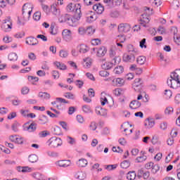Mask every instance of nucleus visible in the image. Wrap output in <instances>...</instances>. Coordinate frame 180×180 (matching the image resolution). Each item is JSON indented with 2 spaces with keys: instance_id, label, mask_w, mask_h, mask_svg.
<instances>
[{
  "instance_id": "nucleus-1",
  "label": "nucleus",
  "mask_w": 180,
  "mask_h": 180,
  "mask_svg": "<svg viewBox=\"0 0 180 180\" xmlns=\"http://www.w3.org/2000/svg\"><path fill=\"white\" fill-rule=\"evenodd\" d=\"M167 84L170 88L176 89L180 86V69L176 70L170 75V77L167 79Z\"/></svg>"
},
{
  "instance_id": "nucleus-2",
  "label": "nucleus",
  "mask_w": 180,
  "mask_h": 180,
  "mask_svg": "<svg viewBox=\"0 0 180 180\" xmlns=\"http://www.w3.org/2000/svg\"><path fill=\"white\" fill-rule=\"evenodd\" d=\"M146 13L142 14L139 21V25L143 27H148V23H150V15H153V8L148 7L145 8Z\"/></svg>"
},
{
  "instance_id": "nucleus-3",
  "label": "nucleus",
  "mask_w": 180,
  "mask_h": 180,
  "mask_svg": "<svg viewBox=\"0 0 180 180\" xmlns=\"http://www.w3.org/2000/svg\"><path fill=\"white\" fill-rule=\"evenodd\" d=\"M33 11V4L30 3L25 4L22 6V18L24 20L27 21L30 19V15Z\"/></svg>"
},
{
  "instance_id": "nucleus-4",
  "label": "nucleus",
  "mask_w": 180,
  "mask_h": 180,
  "mask_svg": "<svg viewBox=\"0 0 180 180\" xmlns=\"http://www.w3.org/2000/svg\"><path fill=\"white\" fill-rule=\"evenodd\" d=\"M122 61V58L120 56H115L112 58V62H105L102 65V68L103 70H110V68H113L114 65L119 64Z\"/></svg>"
},
{
  "instance_id": "nucleus-5",
  "label": "nucleus",
  "mask_w": 180,
  "mask_h": 180,
  "mask_svg": "<svg viewBox=\"0 0 180 180\" xmlns=\"http://www.w3.org/2000/svg\"><path fill=\"white\" fill-rule=\"evenodd\" d=\"M47 144L51 148H57L63 146V141L60 138L52 137L47 141Z\"/></svg>"
},
{
  "instance_id": "nucleus-6",
  "label": "nucleus",
  "mask_w": 180,
  "mask_h": 180,
  "mask_svg": "<svg viewBox=\"0 0 180 180\" xmlns=\"http://www.w3.org/2000/svg\"><path fill=\"white\" fill-rule=\"evenodd\" d=\"M68 12H74L75 15H79L81 13V6L79 4L70 3L66 8Z\"/></svg>"
},
{
  "instance_id": "nucleus-7",
  "label": "nucleus",
  "mask_w": 180,
  "mask_h": 180,
  "mask_svg": "<svg viewBox=\"0 0 180 180\" xmlns=\"http://www.w3.org/2000/svg\"><path fill=\"white\" fill-rule=\"evenodd\" d=\"M1 28L6 32H11V30H12V21H11V18H8L3 20Z\"/></svg>"
},
{
  "instance_id": "nucleus-8",
  "label": "nucleus",
  "mask_w": 180,
  "mask_h": 180,
  "mask_svg": "<svg viewBox=\"0 0 180 180\" xmlns=\"http://www.w3.org/2000/svg\"><path fill=\"white\" fill-rule=\"evenodd\" d=\"M92 51L94 53H96L97 57H104V56L108 52V49H106V47L105 46H101L99 48H93Z\"/></svg>"
},
{
  "instance_id": "nucleus-9",
  "label": "nucleus",
  "mask_w": 180,
  "mask_h": 180,
  "mask_svg": "<svg viewBox=\"0 0 180 180\" xmlns=\"http://www.w3.org/2000/svg\"><path fill=\"white\" fill-rule=\"evenodd\" d=\"M37 129V124L36 122H32L29 126L24 125V131H28V133H34Z\"/></svg>"
},
{
  "instance_id": "nucleus-10",
  "label": "nucleus",
  "mask_w": 180,
  "mask_h": 180,
  "mask_svg": "<svg viewBox=\"0 0 180 180\" xmlns=\"http://www.w3.org/2000/svg\"><path fill=\"white\" fill-rule=\"evenodd\" d=\"M130 29H131V27L127 23H122L118 25V32L120 33H127L130 32Z\"/></svg>"
},
{
  "instance_id": "nucleus-11",
  "label": "nucleus",
  "mask_w": 180,
  "mask_h": 180,
  "mask_svg": "<svg viewBox=\"0 0 180 180\" xmlns=\"http://www.w3.org/2000/svg\"><path fill=\"white\" fill-rule=\"evenodd\" d=\"M136 54L134 53H125L123 56V61H124L125 63H134V61L136 60Z\"/></svg>"
},
{
  "instance_id": "nucleus-12",
  "label": "nucleus",
  "mask_w": 180,
  "mask_h": 180,
  "mask_svg": "<svg viewBox=\"0 0 180 180\" xmlns=\"http://www.w3.org/2000/svg\"><path fill=\"white\" fill-rule=\"evenodd\" d=\"M62 36L65 41L70 42L72 40V33H71V30H64L62 32Z\"/></svg>"
},
{
  "instance_id": "nucleus-13",
  "label": "nucleus",
  "mask_w": 180,
  "mask_h": 180,
  "mask_svg": "<svg viewBox=\"0 0 180 180\" xmlns=\"http://www.w3.org/2000/svg\"><path fill=\"white\" fill-rule=\"evenodd\" d=\"M144 126L146 129H153L155 126V120L153 117H148L145 120Z\"/></svg>"
},
{
  "instance_id": "nucleus-14",
  "label": "nucleus",
  "mask_w": 180,
  "mask_h": 180,
  "mask_svg": "<svg viewBox=\"0 0 180 180\" xmlns=\"http://www.w3.org/2000/svg\"><path fill=\"white\" fill-rule=\"evenodd\" d=\"M143 84V80L140 78H136L134 80V82L132 85V88L136 91V92H139L140 91V89L141 88V85Z\"/></svg>"
},
{
  "instance_id": "nucleus-15",
  "label": "nucleus",
  "mask_w": 180,
  "mask_h": 180,
  "mask_svg": "<svg viewBox=\"0 0 180 180\" xmlns=\"http://www.w3.org/2000/svg\"><path fill=\"white\" fill-rule=\"evenodd\" d=\"M56 165L62 168H68V167H71V160H62L56 162Z\"/></svg>"
},
{
  "instance_id": "nucleus-16",
  "label": "nucleus",
  "mask_w": 180,
  "mask_h": 180,
  "mask_svg": "<svg viewBox=\"0 0 180 180\" xmlns=\"http://www.w3.org/2000/svg\"><path fill=\"white\" fill-rule=\"evenodd\" d=\"M93 9L98 15H102L103 11H105V6H102L101 4H98L93 6Z\"/></svg>"
},
{
  "instance_id": "nucleus-17",
  "label": "nucleus",
  "mask_w": 180,
  "mask_h": 180,
  "mask_svg": "<svg viewBox=\"0 0 180 180\" xmlns=\"http://www.w3.org/2000/svg\"><path fill=\"white\" fill-rule=\"evenodd\" d=\"M25 43L29 46H37V44H39V41L33 37H29L26 39Z\"/></svg>"
},
{
  "instance_id": "nucleus-18",
  "label": "nucleus",
  "mask_w": 180,
  "mask_h": 180,
  "mask_svg": "<svg viewBox=\"0 0 180 180\" xmlns=\"http://www.w3.org/2000/svg\"><path fill=\"white\" fill-rule=\"evenodd\" d=\"M113 86H123L124 85V79L122 78H115L112 79Z\"/></svg>"
},
{
  "instance_id": "nucleus-19",
  "label": "nucleus",
  "mask_w": 180,
  "mask_h": 180,
  "mask_svg": "<svg viewBox=\"0 0 180 180\" xmlns=\"http://www.w3.org/2000/svg\"><path fill=\"white\" fill-rule=\"evenodd\" d=\"M51 11L52 12L53 15L56 16H58L60 15V8L57 5V3L53 4L51 6Z\"/></svg>"
},
{
  "instance_id": "nucleus-20",
  "label": "nucleus",
  "mask_w": 180,
  "mask_h": 180,
  "mask_svg": "<svg viewBox=\"0 0 180 180\" xmlns=\"http://www.w3.org/2000/svg\"><path fill=\"white\" fill-rule=\"evenodd\" d=\"M141 106V103L137 100L132 101L129 104L131 109H139Z\"/></svg>"
},
{
  "instance_id": "nucleus-21",
  "label": "nucleus",
  "mask_w": 180,
  "mask_h": 180,
  "mask_svg": "<svg viewBox=\"0 0 180 180\" xmlns=\"http://www.w3.org/2000/svg\"><path fill=\"white\" fill-rule=\"evenodd\" d=\"M172 32L174 35V40L175 43H176V44H178V46H180V37H175L176 33H178V29H176V27H173L172 28Z\"/></svg>"
},
{
  "instance_id": "nucleus-22",
  "label": "nucleus",
  "mask_w": 180,
  "mask_h": 180,
  "mask_svg": "<svg viewBox=\"0 0 180 180\" xmlns=\"http://www.w3.org/2000/svg\"><path fill=\"white\" fill-rule=\"evenodd\" d=\"M77 167H79L80 168H84L88 165V160H86L84 158L79 159L76 162Z\"/></svg>"
},
{
  "instance_id": "nucleus-23",
  "label": "nucleus",
  "mask_w": 180,
  "mask_h": 180,
  "mask_svg": "<svg viewBox=\"0 0 180 180\" xmlns=\"http://www.w3.org/2000/svg\"><path fill=\"white\" fill-rule=\"evenodd\" d=\"M18 172H22V173H26V172H32V168L29 167H21L18 166L16 168Z\"/></svg>"
},
{
  "instance_id": "nucleus-24",
  "label": "nucleus",
  "mask_w": 180,
  "mask_h": 180,
  "mask_svg": "<svg viewBox=\"0 0 180 180\" xmlns=\"http://www.w3.org/2000/svg\"><path fill=\"white\" fill-rule=\"evenodd\" d=\"M76 179L84 180L86 178V174L84 172H77L75 174Z\"/></svg>"
},
{
  "instance_id": "nucleus-25",
  "label": "nucleus",
  "mask_w": 180,
  "mask_h": 180,
  "mask_svg": "<svg viewBox=\"0 0 180 180\" xmlns=\"http://www.w3.org/2000/svg\"><path fill=\"white\" fill-rule=\"evenodd\" d=\"M103 4L105 8L107 9H112V8H115V4H113V1L112 0H103Z\"/></svg>"
},
{
  "instance_id": "nucleus-26",
  "label": "nucleus",
  "mask_w": 180,
  "mask_h": 180,
  "mask_svg": "<svg viewBox=\"0 0 180 180\" xmlns=\"http://www.w3.org/2000/svg\"><path fill=\"white\" fill-rule=\"evenodd\" d=\"M89 51V48L85 44H81L79 46V52L82 54H85V53H88Z\"/></svg>"
},
{
  "instance_id": "nucleus-27",
  "label": "nucleus",
  "mask_w": 180,
  "mask_h": 180,
  "mask_svg": "<svg viewBox=\"0 0 180 180\" xmlns=\"http://www.w3.org/2000/svg\"><path fill=\"white\" fill-rule=\"evenodd\" d=\"M128 53L139 56V50L135 49L134 46H133L131 44L128 46Z\"/></svg>"
},
{
  "instance_id": "nucleus-28",
  "label": "nucleus",
  "mask_w": 180,
  "mask_h": 180,
  "mask_svg": "<svg viewBox=\"0 0 180 180\" xmlns=\"http://www.w3.org/2000/svg\"><path fill=\"white\" fill-rule=\"evenodd\" d=\"M39 124H46L49 123V118L46 115H41L39 117Z\"/></svg>"
},
{
  "instance_id": "nucleus-29",
  "label": "nucleus",
  "mask_w": 180,
  "mask_h": 180,
  "mask_svg": "<svg viewBox=\"0 0 180 180\" xmlns=\"http://www.w3.org/2000/svg\"><path fill=\"white\" fill-rule=\"evenodd\" d=\"M84 63H83V65L85 68H89L91 65H92V60L91 58H86V59H84Z\"/></svg>"
},
{
  "instance_id": "nucleus-30",
  "label": "nucleus",
  "mask_w": 180,
  "mask_h": 180,
  "mask_svg": "<svg viewBox=\"0 0 180 180\" xmlns=\"http://www.w3.org/2000/svg\"><path fill=\"white\" fill-rule=\"evenodd\" d=\"M54 65H56V67H57V68H58V70H67V65H65V64L61 62H55Z\"/></svg>"
},
{
  "instance_id": "nucleus-31",
  "label": "nucleus",
  "mask_w": 180,
  "mask_h": 180,
  "mask_svg": "<svg viewBox=\"0 0 180 180\" xmlns=\"http://www.w3.org/2000/svg\"><path fill=\"white\" fill-rule=\"evenodd\" d=\"M146 60L147 58L146 56H139L136 59V63L140 65H143V64H146Z\"/></svg>"
},
{
  "instance_id": "nucleus-32",
  "label": "nucleus",
  "mask_w": 180,
  "mask_h": 180,
  "mask_svg": "<svg viewBox=\"0 0 180 180\" xmlns=\"http://www.w3.org/2000/svg\"><path fill=\"white\" fill-rule=\"evenodd\" d=\"M38 96L41 99H50V94L47 92H39Z\"/></svg>"
},
{
  "instance_id": "nucleus-33",
  "label": "nucleus",
  "mask_w": 180,
  "mask_h": 180,
  "mask_svg": "<svg viewBox=\"0 0 180 180\" xmlns=\"http://www.w3.org/2000/svg\"><path fill=\"white\" fill-rule=\"evenodd\" d=\"M105 95H106V94L101 93V103L102 106H105L106 103H108V98H106Z\"/></svg>"
},
{
  "instance_id": "nucleus-34",
  "label": "nucleus",
  "mask_w": 180,
  "mask_h": 180,
  "mask_svg": "<svg viewBox=\"0 0 180 180\" xmlns=\"http://www.w3.org/2000/svg\"><path fill=\"white\" fill-rule=\"evenodd\" d=\"M81 16H82V13H80L79 14H75V16L72 18V26H74V24L76 22H78L79 19H81Z\"/></svg>"
},
{
  "instance_id": "nucleus-35",
  "label": "nucleus",
  "mask_w": 180,
  "mask_h": 180,
  "mask_svg": "<svg viewBox=\"0 0 180 180\" xmlns=\"http://www.w3.org/2000/svg\"><path fill=\"white\" fill-rule=\"evenodd\" d=\"M28 160L32 163L37 162L39 161V157L37 155L32 154L29 156Z\"/></svg>"
},
{
  "instance_id": "nucleus-36",
  "label": "nucleus",
  "mask_w": 180,
  "mask_h": 180,
  "mask_svg": "<svg viewBox=\"0 0 180 180\" xmlns=\"http://www.w3.org/2000/svg\"><path fill=\"white\" fill-rule=\"evenodd\" d=\"M68 55H69L68 51L61 49L59 51V56L61 57V58H67L68 57Z\"/></svg>"
},
{
  "instance_id": "nucleus-37",
  "label": "nucleus",
  "mask_w": 180,
  "mask_h": 180,
  "mask_svg": "<svg viewBox=\"0 0 180 180\" xmlns=\"http://www.w3.org/2000/svg\"><path fill=\"white\" fill-rule=\"evenodd\" d=\"M20 126V124H19V122H14L11 126V129L13 131H14L15 133H17V131H19Z\"/></svg>"
},
{
  "instance_id": "nucleus-38",
  "label": "nucleus",
  "mask_w": 180,
  "mask_h": 180,
  "mask_svg": "<svg viewBox=\"0 0 180 180\" xmlns=\"http://www.w3.org/2000/svg\"><path fill=\"white\" fill-rule=\"evenodd\" d=\"M127 179L129 180H135L136 179V172H129L127 174Z\"/></svg>"
},
{
  "instance_id": "nucleus-39",
  "label": "nucleus",
  "mask_w": 180,
  "mask_h": 180,
  "mask_svg": "<svg viewBox=\"0 0 180 180\" xmlns=\"http://www.w3.org/2000/svg\"><path fill=\"white\" fill-rule=\"evenodd\" d=\"M32 176H33V178H34V179H37V180L44 179V176H42V174H40L39 172L33 173Z\"/></svg>"
},
{
  "instance_id": "nucleus-40",
  "label": "nucleus",
  "mask_w": 180,
  "mask_h": 180,
  "mask_svg": "<svg viewBox=\"0 0 180 180\" xmlns=\"http://www.w3.org/2000/svg\"><path fill=\"white\" fill-rule=\"evenodd\" d=\"M121 168H123L124 169H127V168H129L130 167V161L129 160H124L120 164Z\"/></svg>"
},
{
  "instance_id": "nucleus-41",
  "label": "nucleus",
  "mask_w": 180,
  "mask_h": 180,
  "mask_svg": "<svg viewBox=\"0 0 180 180\" xmlns=\"http://www.w3.org/2000/svg\"><path fill=\"white\" fill-rule=\"evenodd\" d=\"M8 60L10 61H16L18 60V54L16 53H11L8 55Z\"/></svg>"
},
{
  "instance_id": "nucleus-42",
  "label": "nucleus",
  "mask_w": 180,
  "mask_h": 180,
  "mask_svg": "<svg viewBox=\"0 0 180 180\" xmlns=\"http://www.w3.org/2000/svg\"><path fill=\"white\" fill-rule=\"evenodd\" d=\"M82 110L84 113H92V109L91 106L84 105L82 106Z\"/></svg>"
},
{
  "instance_id": "nucleus-43",
  "label": "nucleus",
  "mask_w": 180,
  "mask_h": 180,
  "mask_svg": "<svg viewBox=\"0 0 180 180\" xmlns=\"http://www.w3.org/2000/svg\"><path fill=\"white\" fill-rule=\"evenodd\" d=\"M69 16L70 15H68V14H65V15L60 16L59 18V22H60V23H64V22L67 23Z\"/></svg>"
},
{
  "instance_id": "nucleus-44",
  "label": "nucleus",
  "mask_w": 180,
  "mask_h": 180,
  "mask_svg": "<svg viewBox=\"0 0 180 180\" xmlns=\"http://www.w3.org/2000/svg\"><path fill=\"white\" fill-rule=\"evenodd\" d=\"M124 70V69L123 68V66L120 65V66L116 67L114 69V72H115V74H122V72H123Z\"/></svg>"
},
{
  "instance_id": "nucleus-45",
  "label": "nucleus",
  "mask_w": 180,
  "mask_h": 180,
  "mask_svg": "<svg viewBox=\"0 0 180 180\" xmlns=\"http://www.w3.org/2000/svg\"><path fill=\"white\" fill-rule=\"evenodd\" d=\"M96 20V15H90L86 17V22L87 23H92V22H95Z\"/></svg>"
},
{
  "instance_id": "nucleus-46",
  "label": "nucleus",
  "mask_w": 180,
  "mask_h": 180,
  "mask_svg": "<svg viewBox=\"0 0 180 180\" xmlns=\"http://www.w3.org/2000/svg\"><path fill=\"white\" fill-rule=\"evenodd\" d=\"M146 160H147V156L143 155L142 156L137 157L136 158V162H144Z\"/></svg>"
},
{
  "instance_id": "nucleus-47",
  "label": "nucleus",
  "mask_w": 180,
  "mask_h": 180,
  "mask_svg": "<svg viewBox=\"0 0 180 180\" xmlns=\"http://www.w3.org/2000/svg\"><path fill=\"white\" fill-rule=\"evenodd\" d=\"M95 33V29L92 28V27H89L86 30V34H89L91 36V34H94Z\"/></svg>"
},
{
  "instance_id": "nucleus-48",
  "label": "nucleus",
  "mask_w": 180,
  "mask_h": 180,
  "mask_svg": "<svg viewBox=\"0 0 180 180\" xmlns=\"http://www.w3.org/2000/svg\"><path fill=\"white\" fill-rule=\"evenodd\" d=\"M172 96V91H171V90L165 91V98L166 99H170Z\"/></svg>"
},
{
  "instance_id": "nucleus-49",
  "label": "nucleus",
  "mask_w": 180,
  "mask_h": 180,
  "mask_svg": "<svg viewBox=\"0 0 180 180\" xmlns=\"http://www.w3.org/2000/svg\"><path fill=\"white\" fill-rule=\"evenodd\" d=\"M160 171V165H154V166L153 167L152 169H151V172L152 174H155L157 172H158Z\"/></svg>"
},
{
  "instance_id": "nucleus-50",
  "label": "nucleus",
  "mask_w": 180,
  "mask_h": 180,
  "mask_svg": "<svg viewBox=\"0 0 180 180\" xmlns=\"http://www.w3.org/2000/svg\"><path fill=\"white\" fill-rule=\"evenodd\" d=\"M40 18H41V13L39 11L36 12L33 15L34 20L39 21L40 20Z\"/></svg>"
},
{
  "instance_id": "nucleus-51",
  "label": "nucleus",
  "mask_w": 180,
  "mask_h": 180,
  "mask_svg": "<svg viewBox=\"0 0 180 180\" xmlns=\"http://www.w3.org/2000/svg\"><path fill=\"white\" fill-rule=\"evenodd\" d=\"M113 94L115 95V96H120V95L123 94V90H122V89H115L113 91Z\"/></svg>"
},
{
  "instance_id": "nucleus-52",
  "label": "nucleus",
  "mask_w": 180,
  "mask_h": 180,
  "mask_svg": "<svg viewBox=\"0 0 180 180\" xmlns=\"http://www.w3.org/2000/svg\"><path fill=\"white\" fill-rule=\"evenodd\" d=\"M165 115H172L174 113V108L172 107H167L165 110Z\"/></svg>"
},
{
  "instance_id": "nucleus-53",
  "label": "nucleus",
  "mask_w": 180,
  "mask_h": 180,
  "mask_svg": "<svg viewBox=\"0 0 180 180\" xmlns=\"http://www.w3.org/2000/svg\"><path fill=\"white\" fill-rule=\"evenodd\" d=\"M64 96L68 99H72V100L75 99V96H74L72 93H70V92L65 93L64 94Z\"/></svg>"
},
{
  "instance_id": "nucleus-54",
  "label": "nucleus",
  "mask_w": 180,
  "mask_h": 180,
  "mask_svg": "<svg viewBox=\"0 0 180 180\" xmlns=\"http://www.w3.org/2000/svg\"><path fill=\"white\" fill-rule=\"evenodd\" d=\"M28 81H30V82H32V84H34V82H37L39 81V77H33V76H29L28 77Z\"/></svg>"
},
{
  "instance_id": "nucleus-55",
  "label": "nucleus",
  "mask_w": 180,
  "mask_h": 180,
  "mask_svg": "<svg viewBox=\"0 0 180 180\" xmlns=\"http://www.w3.org/2000/svg\"><path fill=\"white\" fill-rule=\"evenodd\" d=\"M146 39L144 38L139 42L141 49H147V44H146Z\"/></svg>"
},
{
  "instance_id": "nucleus-56",
  "label": "nucleus",
  "mask_w": 180,
  "mask_h": 180,
  "mask_svg": "<svg viewBox=\"0 0 180 180\" xmlns=\"http://www.w3.org/2000/svg\"><path fill=\"white\" fill-rule=\"evenodd\" d=\"M53 134L56 136H60V134H61V129L60 127H56L53 129Z\"/></svg>"
},
{
  "instance_id": "nucleus-57",
  "label": "nucleus",
  "mask_w": 180,
  "mask_h": 180,
  "mask_svg": "<svg viewBox=\"0 0 180 180\" xmlns=\"http://www.w3.org/2000/svg\"><path fill=\"white\" fill-rule=\"evenodd\" d=\"M99 75L103 77H109V72L106 70H101L99 72Z\"/></svg>"
},
{
  "instance_id": "nucleus-58",
  "label": "nucleus",
  "mask_w": 180,
  "mask_h": 180,
  "mask_svg": "<svg viewBox=\"0 0 180 180\" xmlns=\"http://www.w3.org/2000/svg\"><path fill=\"white\" fill-rule=\"evenodd\" d=\"M49 134H50V133H49L47 131H42L39 133V136L41 138L47 137Z\"/></svg>"
},
{
  "instance_id": "nucleus-59",
  "label": "nucleus",
  "mask_w": 180,
  "mask_h": 180,
  "mask_svg": "<svg viewBox=\"0 0 180 180\" xmlns=\"http://www.w3.org/2000/svg\"><path fill=\"white\" fill-rule=\"evenodd\" d=\"M152 1V6L158 7L161 5V0H151Z\"/></svg>"
},
{
  "instance_id": "nucleus-60",
  "label": "nucleus",
  "mask_w": 180,
  "mask_h": 180,
  "mask_svg": "<svg viewBox=\"0 0 180 180\" xmlns=\"http://www.w3.org/2000/svg\"><path fill=\"white\" fill-rule=\"evenodd\" d=\"M117 41H120V43H124V41H126V37L124 35H118Z\"/></svg>"
},
{
  "instance_id": "nucleus-61",
  "label": "nucleus",
  "mask_w": 180,
  "mask_h": 180,
  "mask_svg": "<svg viewBox=\"0 0 180 180\" xmlns=\"http://www.w3.org/2000/svg\"><path fill=\"white\" fill-rule=\"evenodd\" d=\"M91 44L93 46H99L101 44V40L99 39H94L91 40Z\"/></svg>"
},
{
  "instance_id": "nucleus-62",
  "label": "nucleus",
  "mask_w": 180,
  "mask_h": 180,
  "mask_svg": "<svg viewBox=\"0 0 180 180\" xmlns=\"http://www.w3.org/2000/svg\"><path fill=\"white\" fill-rule=\"evenodd\" d=\"M15 143L17 144H23V138L17 135Z\"/></svg>"
},
{
  "instance_id": "nucleus-63",
  "label": "nucleus",
  "mask_w": 180,
  "mask_h": 180,
  "mask_svg": "<svg viewBox=\"0 0 180 180\" xmlns=\"http://www.w3.org/2000/svg\"><path fill=\"white\" fill-rule=\"evenodd\" d=\"M76 119L78 123H80V124H82L84 123V122H85V120H84V117H82V115H77Z\"/></svg>"
},
{
  "instance_id": "nucleus-64",
  "label": "nucleus",
  "mask_w": 180,
  "mask_h": 180,
  "mask_svg": "<svg viewBox=\"0 0 180 180\" xmlns=\"http://www.w3.org/2000/svg\"><path fill=\"white\" fill-rule=\"evenodd\" d=\"M89 127H90V129L91 130H93V131H95L96 130V122H91L90 125H89Z\"/></svg>"
}]
</instances>
